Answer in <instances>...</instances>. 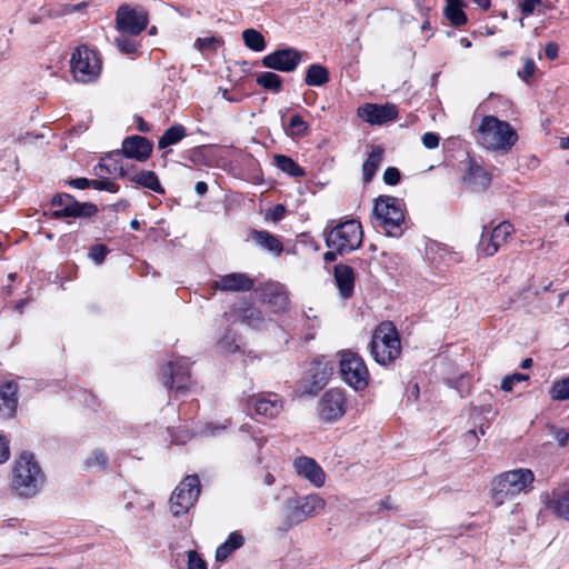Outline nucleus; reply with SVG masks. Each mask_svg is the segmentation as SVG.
I'll return each instance as SVG.
<instances>
[{
  "label": "nucleus",
  "mask_w": 569,
  "mask_h": 569,
  "mask_svg": "<svg viewBox=\"0 0 569 569\" xmlns=\"http://www.w3.org/2000/svg\"><path fill=\"white\" fill-rule=\"evenodd\" d=\"M286 214V208L283 204H277L272 208V210L269 212V217L273 221L281 220Z\"/></svg>",
  "instance_id": "obj_60"
},
{
  "label": "nucleus",
  "mask_w": 569,
  "mask_h": 569,
  "mask_svg": "<svg viewBox=\"0 0 569 569\" xmlns=\"http://www.w3.org/2000/svg\"><path fill=\"white\" fill-rule=\"evenodd\" d=\"M320 420L331 423L346 413V396L342 390L331 388L320 398L317 407Z\"/></svg>",
  "instance_id": "obj_15"
},
{
  "label": "nucleus",
  "mask_w": 569,
  "mask_h": 569,
  "mask_svg": "<svg viewBox=\"0 0 569 569\" xmlns=\"http://www.w3.org/2000/svg\"><path fill=\"white\" fill-rule=\"evenodd\" d=\"M92 188L100 191L117 193L120 189V186L104 177L93 179Z\"/></svg>",
  "instance_id": "obj_46"
},
{
  "label": "nucleus",
  "mask_w": 569,
  "mask_h": 569,
  "mask_svg": "<svg viewBox=\"0 0 569 569\" xmlns=\"http://www.w3.org/2000/svg\"><path fill=\"white\" fill-rule=\"evenodd\" d=\"M70 68L78 82L94 81L101 71V60L96 50L88 46H80L71 54Z\"/></svg>",
  "instance_id": "obj_7"
},
{
  "label": "nucleus",
  "mask_w": 569,
  "mask_h": 569,
  "mask_svg": "<svg viewBox=\"0 0 569 569\" xmlns=\"http://www.w3.org/2000/svg\"><path fill=\"white\" fill-rule=\"evenodd\" d=\"M276 166L288 176L300 178L306 176V171L293 159L284 154L274 156Z\"/></svg>",
  "instance_id": "obj_36"
},
{
  "label": "nucleus",
  "mask_w": 569,
  "mask_h": 569,
  "mask_svg": "<svg viewBox=\"0 0 569 569\" xmlns=\"http://www.w3.org/2000/svg\"><path fill=\"white\" fill-rule=\"evenodd\" d=\"M108 252H109V249L104 244H96L90 248L89 258L96 264H101L104 261Z\"/></svg>",
  "instance_id": "obj_48"
},
{
  "label": "nucleus",
  "mask_w": 569,
  "mask_h": 569,
  "mask_svg": "<svg viewBox=\"0 0 569 569\" xmlns=\"http://www.w3.org/2000/svg\"><path fill=\"white\" fill-rule=\"evenodd\" d=\"M188 569H207V563L194 550L188 551Z\"/></svg>",
  "instance_id": "obj_53"
},
{
  "label": "nucleus",
  "mask_w": 569,
  "mask_h": 569,
  "mask_svg": "<svg viewBox=\"0 0 569 569\" xmlns=\"http://www.w3.org/2000/svg\"><path fill=\"white\" fill-rule=\"evenodd\" d=\"M221 40L216 37H206V38H198L194 42V48H197L199 51H206L216 49L218 46H220Z\"/></svg>",
  "instance_id": "obj_49"
},
{
  "label": "nucleus",
  "mask_w": 569,
  "mask_h": 569,
  "mask_svg": "<svg viewBox=\"0 0 569 569\" xmlns=\"http://www.w3.org/2000/svg\"><path fill=\"white\" fill-rule=\"evenodd\" d=\"M214 286L222 291H249L253 287V280L246 273L233 272L220 277Z\"/></svg>",
  "instance_id": "obj_27"
},
{
  "label": "nucleus",
  "mask_w": 569,
  "mask_h": 569,
  "mask_svg": "<svg viewBox=\"0 0 569 569\" xmlns=\"http://www.w3.org/2000/svg\"><path fill=\"white\" fill-rule=\"evenodd\" d=\"M479 142L489 150H510L518 140L511 124L495 116H485L478 128Z\"/></svg>",
  "instance_id": "obj_4"
},
{
  "label": "nucleus",
  "mask_w": 569,
  "mask_h": 569,
  "mask_svg": "<svg viewBox=\"0 0 569 569\" xmlns=\"http://www.w3.org/2000/svg\"><path fill=\"white\" fill-rule=\"evenodd\" d=\"M549 395L555 401L569 400V377L553 381Z\"/></svg>",
  "instance_id": "obj_42"
},
{
  "label": "nucleus",
  "mask_w": 569,
  "mask_h": 569,
  "mask_svg": "<svg viewBox=\"0 0 569 569\" xmlns=\"http://www.w3.org/2000/svg\"><path fill=\"white\" fill-rule=\"evenodd\" d=\"M241 432H246L250 435L251 442L254 445V447L260 450L264 443L263 439L261 437H258L254 431H251V427L249 425H242L240 427Z\"/></svg>",
  "instance_id": "obj_56"
},
{
  "label": "nucleus",
  "mask_w": 569,
  "mask_h": 569,
  "mask_svg": "<svg viewBox=\"0 0 569 569\" xmlns=\"http://www.w3.org/2000/svg\"><path fill=\"white\" fill-rule=\"evenodd\" d=\"M340 373L342 380L357 391L367 388L369 370L365 360L352 351H343L340 357Z\"/></svg>",
  "instance_id": "obj_8"
},
{
  "label": "nucleus",
  "mask_w": 569,
  "mask_h": 569,
  "mask_svg": "<svg viewBox=\"0 0 569 569\" xmlns=\"http://www.w3.org/2000/svg\"><path fill=\"white\" fill-rule=\"evenodd\" d=\"M528 379L529 376L523 373H513L511 376H507L501 381V389L506 392H509L512 390L515 383L526 381Z\"/></svg>",
  "instance_id": "obj_50"
},
{
  "label": "nucleus",
  "mask_w": 569,
  "mask_h": 569,
  "mask_svg": "<svg viewBox=\"0 0 569 569\" xmlns=\"http://www.w3.org/2000/svg\"><path fill=\"white\" fill-rule=\"evenodd\" d=\"M443 14L453 27H461L468 21L467 14L462 10V4L446 3Z\"/></svg>",
  "instance_id": "obj_40"
},
{
  "label": "nucleus",
  "mask_w": 569,
  "mask_h": 569,
  "mask_svg": "<svg viewBox=\"0 0 569 569\" xmlns=\"http://www.w3.org/2000/svg\"><path fill=\"white\" fill-rule=\"evenodd\" d=\"M362 227L356 220H348L333 227L326 233V244L337 252H351L362 243Z\"/></svg>",
  "instance_id": "obj_6"
},
{
  "label": "nucleus",
  "mask_w": 569,
  "mask_h": 569,
  "mask_svg": "<svg viewBox=\"0 0 569 569\" xmlns=\"http://www.w3.org/2000/svg\"><path fill=\"white\" fill-rule=\"evenodd\" d=\"M163 386L186 392L191 386L190 362L184 358L170 360L161 368Z\"/></svg>",
  "instance_id": "obj_13"
},
{
  "label": "nucleus",
  "mask_w": 569,
  "mask_h": 569,
  "mask_svg": "<svg viewBox=\"0 0 569 569\" xmlns=\"http://www.w3.org/2000/svg\"><path fill=\"white\" fill-rule=\"evenodd\" d=\"M383 153L385 150L380 146H373L371 148V151L368 153V157L362 164V180L365 184L372 181L383 161Z\"/></svg>",
  "instance_id": "obj_29"
},
{
  "label": "nucleus",
  "mask_w": 569,
  "mask_h": 569,
  "mask_svg": "<svg viewBox=\"0 0 569 569\" xmlns=\"http://www.w3.org/2000/svg\"><path fill=\"white\" fill-rule=\"evenodd\" d=\"M187 136V129L180 123L169 127L158 140V148L166 149L177 144Z\"/></svg>",
  "instance_id": "obj_35"
},
{
  "label": "nucleus",
  "mask_w": 569,
  "mask_h": 569,
  "mask_svg": "<svg viewBox=\"0 0 569 569\" xmlns=\"http://www.w3.org/2000/svg\"><path fill=\"white\" fill-rule=\"evenodd\" d=\"M558 44L555 42H549L545 47V54L549 60H555L558 57Z\"/></svg>",
  "instance_id": "obj_61"
},
{
  "label": "nucleus",
  "mask_w": 569,
  "mask_h": 569,
  "mask_svg": "<svg viewBox=\"0 0 569 569\" xmlns=\"http://www.w3.org/2000/svg\"><path fill=\"white\" fill-rule=\"evenodd\" d=\"M53 207H59L51 213L52 219L91 218L98 213V207L92 202H79L68 193H57L51 200Z\"/></svg>",
  "instance_id": "obj_10"
},
{
  "label": "nucleus",
  "mask_w": 569,
  "mask_h": 569,
  "mask_svg": "<svg viewBox=\"0 0 569 569\" xmlns=\"http://www.w3.org/2000/svg\"><path fill=\"white\" fill-rule=\"evenodd\" d=\"M535 475L530 469L519 468L498 475L491 483V498L496 506H501L521 492L531 489Z\"/></svg>",
  "instance_id": "obj_2"
},
{
  "label": "nucleus",
  "mask_w": 569,
  "mask_h": 569,
  "mask_svg": "<svg viewBox=\"0 0 569 569\" xmlns=\"http://www.w3.org/2000/svg\"><path fill=\"white\" fill-rule=\"evenodd\" d=\"M256 81L260 87L273 93H278L282 89V78L271 71L261 72Z\"/></svg>",
  "instance_id": "obj_38"
},
{
  "label": "nucleus",
  "mask_w": 569,
  "mask_h": 569,
  "mask_svg": "<svg viewBox=\"0 0 569 569\" xmlns=\"http://www.w3.org/2000/svg\"><path fill=\"white\" fill-rule=\"evenodd\" d=\"M541 3V0H523L521 2V12L526 16L533 13L537 6Z\"/></svg>",
  "instance_id": "obj_58"
},
{
  "label": "nucleus",
  "mask_w": 569,
  "mask_h": 569,
  "mask_svg": "<svg viewBox=\"0 0 569 569\" xmlns=\"http://www.w3.org/2000/svg\"><path fill=\"white\" fill-rule=\"evenodd\" d=\"M201 488L197 475L187 476L173 490L170 497V510L174 517L182 516L196 503Z\"/></svg>",
  "instance_id": "obj_9"
},
{
  "label": "nucleus",
  "mask_w": 569,
  "mask_h": 569,
  "mask_svg": "<svg viewBox=\"0 0 569 569\" xmlns=\"http://www.w3.org/2000/svg\"><path fill=\"white\" fill-rule=\"evenodd\" d=\"M513 232V227L508 221H502L493 229L483 227L477 250L486 257H492L503 246Z\"/></svg>",
  "instance_id": "obj_14"
},
{
  "label": "nucleus",
  "mask_w": 569,
  "mask_h": 569,
  "mask_svg": "<svg viewBox=\"0 0 569 569\" xmlns=\"http://www.w3.org/2000/svg\"><path fill=\"white\" fill-rule=\"evenodd\" d=\"M108 461L106 452L97 449L86 459V466L88 469H104L108 466Z\"/></svg>",
  "instance_id": "obj_44"
},
{
  "label": "nucleus",
  "mask_w": 569,
  "mask_h": 569,
  "mask_svg": "<svg viewBox=\"0 0 569 569\" xmlns=\"http://www.w3.org/2000/svg\"><path fill=\"white\" fill-rule=\"evenodd\" d=\"M426 258L436 269H443L459 261V257L448 246L432 241L426 248Z\"/></svg>",
  "instance_id": "obj_23"
},
{
  "label": "nucleus",
  "mask_w": 569,
  "mask_h": 569,
  "mask_svg": "<svg viewBox=\"0 0 569 569\" xmlns=\"http://www.w3.org/2000/svg\"><path fill=\"white\" fill-rule=\"evenodd\" d=\"M302 61V52L291 48L278 49L262 58L264 68L290 73L293 72Z\"/></svg>",
  "instance_id": "obj_16"
},
{
  "label": "nucleus",
  "mask_w": 569,
  "mask_h": 569,
  "mask_svg": "<svg viewBox=\"0 0 569 569\" xmlns=\"http://www.w3.org/2000/svg\"><path fill=\"white\" fill-rule=\"evenodd\" d=\"M220 348L227 352H234L239 349L237 335L228 329L218 341Z\"/></svg>",
  "instance_id": "obj_45"
},
{
  "label": "nucleus",
  "mask_w": 569,
  "mask_h": 569,
  "mask_svg": "<svg viewBox=\"0 0 569 569\" xmlns=\"http://www.w3.org/2000/svg\"><path fill=\"white\" fill-rule=\"evenodd\" d=\"M263 300L277 310H284L289 303L283 286L277 282L263 287Z\"/></svg>",
  "instance_id": "obj_30"
},
{
  "label": "nucleus",
  "mask_w": 569,
  "mask_h": 569,
  "mask_svg": "<svg viewBox=\"0 0 569 569\" xmlns=\"http://www.w3.org/2000/svg\"><path fill=\"white\" fill-rule=\"evenodd\" d=\"M333 371V367L325 356L317 357L310 365L308 386L306 392L309 395H316L320 391L329 381Z\"/></svg>",
  "instance_id": "obj_19"
},
{
  "label": "nucleus",
  "mask_w": 569,
  "mask_h": 569,
  "mask_svg": "<svg viewBox=\"0 0 569 569\" xmlns=\"http://www.w3.org/2000/svg\"><path fill=\"white\" fill-rule=\"evenodd\" d=\"M18 386L6 382L0 387V419L6 420L14 416L18 406Z\"/></svg>",
  "instance_id": "obj_26"
},
{
  "label": "nucleus",
  "mask_w": 569,
  "mask_h": 569,
  "mask_svg": "<svg viewBox=\"0 0 569 569\" xmlns=\"http://www.w3.org/2000/svg\"><path fill=\"white\" fill-rule=\"evenodd\" d=\"M383 182L388 186H396L401 180V173L396 167H388L383 172Z\"/></svg>",
  "instance_id": "obj_51"
},
{
  "label": "nucleus",
  "mask_w": 569,
  "mask_h": 569,
  "mask_svg": "<svg viewBox=\"0 0 569 569\" xmlns=\"http://www.w3.org/2000/svg\"><path fill=\"white\" fill-rule=\"evenodd\" d=\"M44 480V473L34 456L29 452L21 453L13 468L12 491L19 497L32 498L41 491Z\"/></svg>",
  "instance_id": "obj_1"
},
{
  "label": "nucleus",
  "mask_w": 569,
  "mask_h": 569,
  "mask_svg": "<svg viewBox=\"0 0 569 569\" xmlns=\"http://www.w3.org/2000/svg\"><path fill=\"white\" fill-rule=\"evenodd\" d=\"M358 117L370 124L381 126L397 119L398 109L391 103H366L358 108Z\"/></svg>",
  "instance_id": "obj_20"
},
{
  "label": "nucleus",
  "mask_w": 569,
  "mask_h": 569,
  "mask_svg": "<svg viewBox=\"0 0 569 569\" xmlns=\"http://www.w3.org/2000/svg\"><path fill=\"white\" fill-rule=\"evenodd\" d=\"M421 140L425 148L436 149L439 146L440 137L435 132H426Z\"/></svg>",
  "instance_id": "obj_54"
},
{
  "label": "nucleus",
  "mask_w": 569,
  "mask_h": 569,
  "mask_svg": "<svg viewBox=\"0 0 569 569\" xmlns=\"http://www.w3.org/2000/svg\"><path fill=\"white\" fill-rule=\"evenodd\" d=\"M246 542L244 536L236 530L229 533L227 540L221 543L216 550V560L224 561L236 550L240 549Z\"/></svg>",
  "instance_id": "obj_31"
},
{
  "label": "nucleus",
  "mask_w": 569,
  "mask_h": 569,
  "mask_svg": "<svg viewBox=\"0 0 569 569\" xmlns=\"http://www.w3.org/2000/svg\"><path fill=\"white\" fill-rule=\"evenodd\" d=\"M149 16L142 7L122 4L116 13V28L122 34L139 36L148 26Z\"/></svg>",
  "instance_id": "obj_12"
},
{
  "label": "nucleus",
  "mask_w": 569,
  "mask_h": 569,
  "mask_svg": "<svg viewBox=\"0 0 569 569\" xmlns=\"http://www.w3.org/2000/svg\"><path fill=\"white\" fill-rule=\"evenodd\" d=\"M373 214L388 236H400L405 222L403 202L392 196H379L375 202Z\"/></svg>",
  "instance_id": "obj_5"
},
{
  "label": "nucleus",
  "mask_w": 569,
  "mask_h": 569,
  "mask_svg": "<svg viewBox=\"0 0 569 569\" xmlns=\"http://www.w3.org/2000/svg\"><path fill=\"white\" fill-rule=\"evenodd\" d=\"M261 480H262V483H264L266 486H271V485L274 483L276 478L272 475V472L270 470H268V471L262 473Z\"/></svg>",
  "instance_id": "obj_63"
},
{
  "label": "nucleus",
  "mask_w": 569,
  "mask_h": 569,
  "mask_svg": "<svg viewBox=\"0 0 569 569\" xmlns=\"http://www.w3.org/2000/svg\"><path fill=\"white\" fill-rule=\"evenodd\" d=\"M10 458L9 440L0 433V465L7 462Z\"/></svg>",
  "instance_id": "obj_55"
},
{
  "label": "nucleus",
  "mask_w": 569,
  "mask_h": 569,
  "mask_svg": "<svg viewBox=\"0 0 569 569\" xmlns=\"http://www.w3.org/2000/svg\"><path fill=\"white\" fill-rule=\"evenodd\" d=\"M153 149L152 142L142 136H130L122 141L121 154L140 162L148 160Z\"/></svg>",
  "instance_id": "obj_21"
},
{
  "label": "nucleus",
  "mask_w": 569,
  "mask_h": 569,
  "mask_svg": "<svg viewBox=\"0 0 569 569\" xmlns=\"http://www.w3.org/2000/svg\"><path fill=\"white\" fill-rule=\"evenodd\" d=\"M548 508L551 509L557 517L569 521V491L552 498L548 502Z\"/></svg>",
  "instance_id": "obj_39"
},
{
  "label": "nucleus",
  "mask_w": 569,
  "mask_h": 569,
  "mask_svg": "<svg viewBox=\"0 0 569 569\" xmlns=\"http://www.w3.org/2000/svg\"><path fill=\"white\" fill-rule=\"evenodd\" d=\"M93 179L88 178H76L69 181V184L76 189L83 190L87 188H92Z\"/></svg>",
  "instance_id": "obj_57"
},
{
  "label": "nucleus",
  "mask_w": 569,
  "mask_h": 569,
  "mask_svg": "<svg viewBox=\"0 0 569 569\" xmlns=\"http://www.w3.org/2000/svg\"><path fill=\"white\" fill-rule=\"evenodd\" d=\"M536 71V63L532 59H527L521 70L518 71V77L525 82L529 83L530 78Z\"/></svg>",
  "instance_id": "obj_52"
},
{
  "label": "nucleus",
  "mask_w": 569,
  "mask_h": 569,
  "mask_svg": "<svg viewBox=\"0 0 569 569\" xmlns=\"http://www.w3.org/2000/svg\"><path fill=\"white\" fill-rule=\"evenodd\" d=\"M242 39L244 46L254 52H261L266 49V40L261 32L256 29L249 28L243 30Z\"/></svg>",
  "instance_id": "obj_37"
},
{
  "label": "nucleus",
  "mask_w": 569,
  "mask_h": 569,
  "mask_svg": "<svg viewBox=\"0 0 569 569\" xmlns=\"http://www.w3.org/2000/svg\"><path fill=\"white\" fill-rule=\"evenodd\" d=\"M490 182L489 173L482 167L471 162L465 176V183L468 188L473 192L483 191L490 186Z\"/></svg>",
  "instance_id": "obj_28"
},
{
  "label": "nucleus",
  "mask_w": 569,
  "mask_h": 569,
  "mask_svg": "<svg viewBox=\"0 0 569 569\" xmlns=\"http://www.w3.org/2000/svg\"><path fill=\"white\" fill-rule=\"evenodd\" d=\"M302 328H303V340L306 342L315 339L316 331L320 327V320L316 315H310L309 312H305L302 316Z\"/></svg>",
  "instance_id": "obj_43"
},
{
  "label": "nucleus",
  "mask_w": 569,
  "mask_h": 569,
  "mask_svg": "<svg viewBox=\"0 0 569 569\" xmlns=\"http://www.w3.org/2000/svg\"><path fill=\"white\" fill-rule=\"evenodd\" d=\"M249 406H252L254 412L266 418L277 417L283 409L281 398L273 392H261L248 395L242 398Z\"/></svg>",
  "instance_id": "obj_18"
},
{
  "label": "nucleus",
  "mask_w": 569,
  "mask_h": 569,
  "mask_svg": "<svg viewBox=\"0 0 569 569\" xmlns=\"http://www.w3.org/2000/svg\"><path fill=\"white\" fill-rule=\"evenodd\" d=\"M326 506L323 498L318 493L289 499L286 502L289 525H298L310 517L318 515Z\"/></svg>",
  "instance_id": "obj_11"
},
{
  "label": "nucleus",
  "mask_w": 569,
  "mask_h": 569,
  "mask_svg": "<svg viewBox=\"0 0 569 569\" xmlns=\"http://www.w3.org/2000/svg\"><path fill=\"white\" fill-rule=\"evenodd\" d=\"M370 355L381 366L392 363L401 353L398 330L391 321H382L373 331L369 343Z\"/></svg>",
  "instance_id": "obj_3"
},
{
  "label": "nucleus",
  "mask_w": 569,
  "mask_h": 569,
  "mask_svg": "<svg viewBox=\"0 0 569 569\" xmlns=\"http://www.w3.org/2000/svg\"><path fill=\"white\" fill-rule=\"evenodd\" d=\"M333 277L342 299H349L355 291V271L343 263L336 264L333 268Z\"/></svg>",
  "instance_id": "obj_25"
},
{
  "label": "nucleus",
  "mask_w": 569,
  "mask_h": 569,
  "mask_svg": "<svg viewBox=\"0 0 569 569\" xmlns=\"http://www.w3.org/2000/svg\"><path fill=\"white\" fill-rule=\"evenodd\" d=\"M114 43L119 51H121L124 54H132L137 51V42L124 36L116 38Z\"/></svg>",
  "instance_id": "obj_47"
},
{
  "label": "nucleus",
  "mask_w": 569,
  "mask_h": 569,
  "mask_svg": "<svg viewBox=\"0 0 569 569\" xmlns=\"http://www.w3.org/2000/svg\"><path fill=\"white\" fill-rule=\"evenodd\" d=\"M226 428H227V425L209 422L206 425L203 433L208 435V436H216V435L220 433L221 431H223Z\"/></svg>",
  "instance_id": "obj_59"
},
{
  "label": "nucleus",
  "mask_w": 569,
  "mask_h": 569,
  "mask_svg": "<svg viewBox=\"0 0 569 569\" xmlns=\"http://www.w3.org/2000/svg\"><path fill=\"white\" fill-rule=\"evenodd\" d=\"M286 130L288 136L292 138H301L308 134L309 124L300 114H292Z\"/></svg>",
  "instance_id": "obj_41"
},
{
  "label": "nucleus",
  "mask_w": 569,
  "mask_h": 569,
  "mask_svg": "<svg viewBox=\"0 0 569 569\" xmlns=\"http://www.w3.org/2000/svg\"><path fill=\"white\" fill-rule=\"evenodd\" d=\"M121 157L122 154L119 150L102 157L93 167V174L99 178H104L107 176L124 178L127 176V171L121 164Z\"/></svg>",
  "instance_id": "obj_24"
},
{
  "label": "nucleus",
  "mask_w": 569,
  "mask_h": 569,
  "mask_svg": "<svg viewBox=\"0 0 569 569\" xmlns=\"http://www.w3.org/2000/svg\"><path fill=\"white\" fill-rule=\"evenodd\" d=\"M293 467L300 477L315 487L320 488L325 485L326 473L315 459L301 456L295 460Z\"/></svg>",
  "instance_id": "obj_22"
},
{
  "label": "nucleus",
  "mask_w": 569,
  "mask_h": 569,
  "mask_svg": "<svg viewBox=\"0 0 569 569\" xmlns=\"http://www.w3.org/2000/svg\"><path fill=\"white\" fill-rule=\"evenodd\" d=\"M329 80V70L320 63H312L306 70L305 83L309 87H322Z\"/></svg>",
  "instance_id": "obj_33"
},
{
  "label": "nucleus",
  "mask_w": 569,
  "mask_h": 569,
  "mask_svg": "<svg viewBox=\"0 0 569 569\" xmlns=\"http://www.w3.org/2000/svg\"><path fill=\"white\" fill-rule=\"evenodd\" d=\"M196 193L203 196L208 191V184L204 181H198L194 186Z\"/></svg>",
  "instance_id": "obj_64"
},
{
  "label": "nucleus",
  "mask_w": 569,
  "mask_h": 569,
  "mask_svg": "<svg viewBox=\"0 0 569 569\" xmlns=\"http://www.w3.org/2000/svg\"><path fill=\"white\" fill-rule=\"evenodd\" d=\"M555 439L560 447H565L569 440V433L565 429H558L555 433Z\"/></svg>",
  "instance_id": "obj_62"
},
{
  "label": "nucleus",
  "mask_w": 569,
  "mask_h": 569,
  "mask_svg": "<svg viewBox=\"0 0 569 569\" xmlns=\"http://www.w3.org/2000/svg\"><path fill=\"white\" fill-rule=\"evenodd\" d=\"M130 181L156 193L163 194L164 188L154 171L142 170L130 178Z\"/></svg>",
  "instance_id": "obj_34"
},
{
  "label": "nucleus",
  "mask_w": 569,
  "mask_h": 569,
  "mask_svg": "<svg viewBox=\"0 0 569 569\" xmlns=\"http://www.w3.org/2000/svg\"><path fill=\"white\" fill-rule=\"evenodd\" d=\"M250 234L258 246L273 253L274 256H280V253L283 251V246L281 241L269 231L252 230Z\"/></svg>",
  "instance_id": "obj_32"
},
{
  "label": "nucleus",
  "mask_w": 569,
  "mask_h": 569,
  "mask_svg": "<svg viewBox=\"0 0 569 569\" xmlns=\"http://www.w3.org/2000/svg\"><path fill=\"white\" fill-rule=\"evenodd\" d=\"M224 318L228 322H241L256 330L263 329L268 321L258 308L244 300L236 303L229 312L224 313Z\"/></svg>",
  "instance_id": "obj_17"
}]
</instances>
